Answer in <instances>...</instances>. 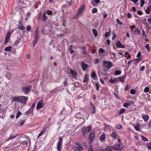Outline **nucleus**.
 <instances>
[{
    "label": "nucleus",
    "mask_w": 151,
    "mask_h": 151,
    "mask_svg": "<svg viewBox=\"0 0 151 151\" xmlns=\"http://www.w3.org/2000/svg\"><path fill=\"white\" fill-rule=\"evenodd\" d=\"M12 102H19L22 104H26L28 100V98L24 96H15L12 97Z\"/></svg>",
    "instance_id": "nucleus-1"
},
{
    "label": "nucleus",
    "mask_w": 151,
    "mask_h": 151,
    "mask_svg": "<svg viewBox=\"0 0 151 151\" xmlns=\"http://www.w3.org/2000/svg\"><path fill=\"white\" fill-rule=\"evenodd\" d=\"M63 138L60 137L57 144V148L58 151H61L62 147Z\"/></svg>",
    "instance_id": "nucleus-2"
},
{
    "label": "nucleus",
    "mask_w": 151,
    "mask_h": 151,
    "mask_svg": "<svg viewBox=\"0 0 151 151\" xmlns=\"http://www.w3.org/2000/svg\"><path fill=\"white\" fill-rule=\"evenodd\" d=\"M31 88L32 86L31 85L27 87H23L21 89V91L24 93L27 94L28 92L30 91Z\"/></svg>",
    "instance_id": "nucleus-3"
},
{
    "label": "nucleus",
    "mask_w": 151,
    "mask_h": 151,
    "mask_svg": "<svg viewBox=\"0 0 151 151\" xmlns=\"http://www.w3.org/2000/svg\"><path fill=\"white\" fill-rule=\"evenodd\" d=\"M85 6L84 4H82L79 8L77 12L79 14L82 15L84 12L85 9Z\"/></svg>",
    "instance_id": "nucleus-4"
},
{
    "label": "nucleus",
    "mask_w": 151,
    "mask_h": 151,
    "mask_svg": "<svg viewBox=\"0 0 151 151\" xmlns=\"http://www.w3.org/2000/svg\"><path fill=\"white\" fill-rule=\"evenodd\" d=\"M103 64L105 65V66L108 69H109L112 67V63L110 61L104 60Z\"/></svg>",
    "instance_id": "nucleus-5"
},
{
    "label": "nucleus",
    "mask_w": 151,
    "mask_h": 151,
    "mask_svg": "<svg viewBox=\"0 0 151 151\" xmlns=\"http://www.w3.org/2000/svg\"><path fill=\"white\" fill-rule=\"evenodd\" d=\"M75 144L76 146H75V150L76 151H78V150L83 149V148L82 145L81 144L77 142L75 143Z\"/></svg>",
    "instance_id": "nucleus-6"
},
{
    "label": "nucleus",
    "mask_w": 151,
    "mask_h": 151,
    "mask_svg": "<svg viewBox=\"0 0 151 151\" xmlns=\"http://www.w3.org/2000/svg\"><path fill=\"white\" fill-rule=\"evenodd\" d=\"M95 133L94 132H92L90 134L89 140L90 143H91L93 142L94 136Z\"/></svg>",
    "instance_id": "nucleus-7"
},
{
    "label": "nucleus",
    "mask_w": 151,
    "mask_h": 151,
    "mask_svg": "<svg viewBox=\"0 0 151 151\" xmlns=\"http://www.w3.org/2000/svg\"><path fill=\"white\" fill-rule=\"evenodd\" d=\"M11 33L10 32H7L6 36L5 38L4 44H6L9 41V38L11 36Z\"/></svg>",
    "instance_id": "nucleus-8"
},
{
    "label": "nucleus",
    "mask_w": 151,
    "mask_h": 151,
    "mask_svg": "<svg viewBox=\"0 0 151 151\" xmlns=\"http://www.w3.org/2000/svg\"><path fill=\"white\" fill-rule=\"evenodd\" d=\"M18 28L21 30L24 31L25 30V27H24L22 25V22L20 21L18 24Z\"/></svg>",
    "instance_id": "nucleus-9"
},
{
    "label": "nucleus",
    "mask_w": 151,
    "mask_h": 151,
    "mask_svg": "<svg viewBox=\"0 0 151 151\" xmlns=\"http://www.w3.org/2000/svg\"><path fill=\"white\" fill-rule=\"evenodd\" d=\"M40 38L39 35L38 34V28H37L35 32V35L34 36V38L38 40Z\"/></svg>",
    "instance_id": "nucleus-10"
},
{
    "label": "nucleus",
    "mask_w": 151,
    "mask_h": 151,
    "mask_svg": "<svg viewBox=\"0 0 151 151\" xmlns=\"http://www.w3.org/2000/svg\"><path fill=\"white\" fill-rule=\"evenodd\" d=\"M120 148H121L120 147V145L118 144H116L112 147V149L114 150H117L118 149H119Z\"/></svg>",
    "instance_id": "nucleus-11"
},
{
    "label": "nucleus",
    "mask_w": 151,
    "mask_h": 151,
    "mask_svg": "<svg viewBox=\"0 0 151 151\" xmlns=\"http://www.w3.org/2000/svg\"><path fill=\"white\" fill-rule=\"evenodd\" d=\"M83 70L85 71L86 69L88 67V65L86 63H83L81 65Z\"/></svg>",
    "instance_id": "nucleus-12"
},
{
    "label": "nucleus",
    "mask_w": 151,
    "mask_h": 151,
    "mask_svg": "<svg viewBox=\"0 0 151 151\" xmlns=\"http://www.w3.org/2000/svg\"><path fill=\"white\" fill-rule=\"evenodd\" d=\"M70 73L74 77H76L78 75V73L72 69H71L70 70Z\"/></svg>",
    "instance_id": "nucleus-13"
},
{
    "label": "nucleus",
    "mask_w": 151,
    "mask_h": 151,
    "mask_svg": "<svg viewBox=\"0 0 151 151\" xmlns=\"http://www.w3.org/2000/svg\"><path fill=\"white\" fill-rule=\"evenodd\" d=\"M18 134H16V135H14L12 134H11L9 137L7 139V141H8L18 136Z\"/></svg>",
    "instance_id": "nucleus-14"
},
{
    "label": "nucleus",
    "mask_w": 151,
    "mask_h": 151,
    "mask_svg": "<svg viewBox=\"0 0 151 151\" xmlns=\"http://www.w3.org/2000/svg\"><path fill=\"white\" fill-rule=\"evenodd\" d=\"M106 135L105 134H103L100 136V141L101 142H104L105 141V138Z\"/></svg>",
    "instance_id": "nucleus-15"
},
{
    "label": "nucleus",
    "mask_w": 151,
    "mask_h": 151,
    "mask_svg": "<svg viewBox=\"0 0 151 151\" xmlns=\"http://www.w3.org/2000/svg\"><path fill=\"white\" fill-rule=\"evenodd\" d=\"M5 76L9 80L11 79V78L12 77V75L9 72L5 74Z\"/></svg>",
    "instance_id": "nucleus-16"
},
{
    "label": "nucleus",
    "mask_w": 151,
    "mask_h": 151,
    "mask_svg": "<svg viewBox=\"0 0 151 151\" xmlns=\"http://www.w3.org/2000/svg\"><path fill=\"white\" fill-rule=\"evenodd\" d=\"M82 135L83 136H85L86 134V129L85 127H82Z\"/></svg>",
    "instance_id": "nucleus-17"
},
{
    "label": "nucleus",
    "mask_w": 151,
    "mask_h": 151,
    "mask_svg": "<svg viewBox=\"0 0 151 151\" xmlns=\"http://www.w3.org/2000/svg\"><path fill=\"white\" fill-rule=\"evenodd\" d=\"M116 46L119 48H123V45L121 44L119 40L116 43Z\"/></svg>",
    "instance_id": "nucleus-18"
},
{
    "label": "nucleus",
    "mask_w": 151,
    "mask_h": 151,
    "mask_svg": "<svg viewBox=\"0 0 151 151\" xmlns=\"http://www.w3.org/2000/svg\"><path fill=\"white\" fill-rule=\"evenodd\" d=\"M81 15L80 14L78 13V12H77L76 14L74 15L73 17V19H78L79 16Z\"/></svg>",
    "instance_id": "nucleus-19"
},
{
    "label": "nucleus",
    "mask_w": 151,
    "mask_h": 151,
    "mask_svg": "<svg viewBox=\"0 0 151 151\" xmlns=\"http://www.w3.org/2000/svg\"><path fill=\"white\" fill-rule=\"evenodd\" d=\"M111 137L113 138H115L116 139H117L118 138V136L116 135V134L115 132H112L111 134Z\"/></svg>",
    "instance_id": "nucleus-20"
},
{
    "label": "nucleus",
    "mask_w": 151,
    "mask_h": 151,
    "mask_svg": "<svg viewBox=\"0 0 151 151\" xmlns=\"http://www.w3.org/2000/svg\"><path fill=\"white\" fill-rule=\"evenodd\" d=\"M12 50V47L10 46L6 47L4 49L6 51L11 52Z\"/></svg>",
    "instance_id": "nucleus-21"
},
{
    "label": "nucleus",
    "mask_w": 151,
    "mask_h": 151,
    "mask_svg": "<svg viewBox=\"0 0 151 151\" xmlns=\"http://www.w3.org/2000/svg\"><path fill=\"white\" fill-rule=\"evenodd\" d=\"M33 112V111L29 108V110L26 112L25 115L27 116L31 113H32Z\"/></svg>",
    "instance_id": "nucleus-22"
},
{
    "label": "nucleus",
    "mask_w": 151,
    "mask_h": 151,
    "mask_svg": "<svg viewBox=\"0 0 151 151\" xmlns=\"http://www.w3.org/2000/svg\"><path fill=\"white\" fill-rule=\"evenodd\" d=\"M28 142L27 140H24L20 142V144L23 145H25L27 146L28 145Z\"/></svg>",
    "instance_id": "nucleus-23"
},
{
    "label": "nucleus",
    "mask_w": 151,
    "mask_h": 151,
    "mask_svg": "<svg viewBox=\"0 0 151 151\" xmlns=\"http://www.w3.org/2000/svg\"><path fill=\"white\" fill-rule=\"evenodd\" d=\"M141 58L140 57L139 58H138L136 59H135L133 60L134 62V63H139L141 60Z\"/></svg>",
    "instance_id": "nucleus-24"
},
{
    "label": "nucleus",
    "mask_w": 151,
    "mask_h": 151,
    "mask_svg": "<svg viewBox=\"0 0 151 151\" xmlns=\"http://www.w3.org/2000/svg\"><path fill=\"white\" fill-rule=\"evenodd\" d=\"M143 119L145 122H147L149 119V116L147 115H145L143 116Z\"/></svg>",
    "instance_id": "nucleus-25"
},
{
    "label": "nucleus",
    "mask_w": 151,
    "mask_h": 151,
    "mask_svg": "<svg viewBox=\"0 0 151 151\" xmlns=\"http://www.w3.org/2000/svg\"><path fill=\"white\" fill-rule=\"evenodd\" d=\"M112 150L111 146H109L104 150V151H111Z\"/></svg>",
    "instance_id": "nucleus-26"
},
{
    "label": "nucleus",
    "mask_w": 151,
    "mask_h": 151,
    "mask_svg": "<svg viewBox=\"0 0 151 151\" xmlns=\"http://www.w3.org/2000/svg\"><path fill=\"white\" fill-rule=\"evenodd\" d=\"M109 81L111 83H114L116 82H118L117 79V78H114L113 79H112V78H111V79L109 80Z\"/></svg>",
    "instance_id": "nucleus-27"
},
{
    "label": "nucleus",
    "mask_w": 151,
    "mask_h": 151,
    "mask_svg": "<svg viewBox=\"0 0 151 151\" xmlns=\"http://www.w3.org/2000/svg\"><path fill=\"white\" fill-rule=\"evenodd\" d=\"M84 79L83 81L84 83H88V77L87 75H85L84 76Z\"/></svg>",
    "instance_id": "nucleus-28"
},
{
    "label": "nucleus",
    "mask_w": 151,
    "mask_h": 151,
    "mask_svg": "<svg viewBox=\"0 0 151 151\" xmlns=\"http://www.w3.org/2000/svg\"><path fill=\"white\" fill-rule=\"evenodd\" d=\"M151 6H149L147 8V9L146 10V12L147 14H149L151 11Z\"/></svg>",
    "instance_id": "nucleus-29"
},
{
    "label": "nucleus",
    "mask_w": 151,
    "mask_h": 151,
    "mask_svg": "<svg viewBox=\"0 0 151 151\" xmlns=\"http://www.w3.org/2000/svg\"><path fill=\"white\" fill-rule=\"evenodd\" d=\"M92 32L95 37H96L98 35V32L95 29H92Z\"/></svg>",
    "instance_id": "nucleus-30"
},
{
    "label": "nucleus",
    "mask_w": 151,
    "mask_h": 151,
    "mask_svg": "<svg viewBox=\"0 0 151 151\" xmlns=\"http://www.w3.org/2000/svg\"><path fill=\"white\" fill-rule=\"evenodd\" d=\"M42 103H40V102L38 103L37 104V107H36L37 109H40L41 108H42Z\"/></svg>",
    "instance_id": "nucleus-31"
},
{
    "label": "nucleus",
    "mask_w": 151,
    "mask_h": 151,
    "mask_svg": "<svg viewBox=\"0 0 151 151\" xmlns=\"http://www.w3.org/2000/svg\"><path fill=\"white\" fill-rule=\"evenodd\" d=\"M95 149L96 151H104V149L99 146L96 147Z\"/></svg>",
    "instance_id": "nucleus-32"
},
{
    "label": "nucleus",
    "mask_w": 151,
    "mask_h": 151,
    "mask_svg": "<svg viewBox=\"0 0 151 151\" xmlns=\"http://www.w3.org/2000/svg\"><path fill=\"white\" fill-rule=\"evenodd\" d=\"M109 30L110 33H109V32H106V33L105 34V35H104V37H105V38H107L108 37H109V34L111 32V29L109 28Z\"/></svg>",
    "instance_id": "nucleus-33"
},
{
    "label": "nucleus",
    "mask_w": 151,
    "mask_h": 151,
    "mask_svg": "<svg viewBox=\"0 0 151 151\" xmlns=\"http://www.w3.org/2000/svg\"><path fill=\"white\" fill-rule=\"evenodd\" d=\"M43 20L45 21L47 19V17L46 16V12H45L42 14Z\"/></svg>",
    "instance_id": "nucleus-34"
},
{
    "label": "nucleus",
    "mask_w": 151,
    "mask_h": 151,
    "mask_svg": "<svg viewBox=\"0 0 151 151\" xmlns=\"http://www.w3.org/2000/svg\"><path fill=\"white\" fill-rule=\"evenodd\" d=\"M45 129L42 130L39 134L38 138H39L42 135L44 134V133L45 132Z\"/></svg>",
    "instance_id": "nucleus-35"
},
{
    "label": "nucleus",
    "mask_w": 151,
    "mask_h": 151,
    "mask_svg": "<svg viewBox=\"0 0 151 151\" xmlns=\"http://www.w3.org/2000/svg\"><path fill=\"white\" fill-rule=\"evenodd\" d=\"M145 25L146 29L147 30L150 29V25L147 22H145Z\"/></svg>",
    "instance_id": "nucleus-36"
},
{
    "label": "nucleus",
    "mask_w": 151,
    "mask_h": 151,
    "mask_svg": "<svg viewBox=\"0 0 151 151\" xmlns=\"http://www.w3.org/2000/svg\"><path fill=\"white\" fill-rule=\"evenodd\" d=\"M124 56L125 57L127 58V59L131 57V55L127 52H126L125 55Z\"/></svg>",
    "instance_id": "nucleus-37"
},
{
    "label": "nucleus",
    "mask_w": 151,
    "mask_h": 151,
    "mask_svg": "<svg viewBox=\"0 0 151 151\" xmlns=\"http://www.w3.org/2000/svg\"><path fill=\"white\" fill-rule=\"evenodd\" d=\"M105 52V50L102 48H100L99 50V53H103Z\"/></svg>",
    "instance_id": "nucleus-38"
},
{
    "label": "nucleus",
    "mask_w": 151,
    "mask_h": 151,
    "mask_svg": "<svg viewBox=\"0 0 151 151\" xmlns=\"http://www.w3.org/2000/svg\"><path fill=\"white\" fill-rule=\"evenodd\" d=\"M134 33H137L138 34H140L141 33L140 30L138 29H136L134 30L133 31Z\"/></svg>",
    "instance_id": "nucleus-39"
},
{
    "label": "nucleus",
    "mask_w": 151,
    "mask_h": 151,
    "mask_svg": "<svg viewBox=\"0 0 151 151\" xmlns=\"http://www.w3.org/2000/svg\"><path fill=\"white\" fill-rule=\"evenodd\" d=\"M121 73V72L119 70H116L114 73V75H119Z\"/></svg>",
    "instance_id": "nucleus-40"
},
{
    "label": "nucleus",
    "mask_w": 151,
    "mask_h": 151,
    "mask_svg": "<svg viewBox=\"0 0 151 151\" xmlns=\"http://www.w3.org/2000/svg\"><path fill=\"white\" fill-rule=\"evenodd\" d=\"M98 12V10L96 8H93L92 10V13H96Z\"/></svg>",
    "instance_id": "nucleus-41"
},
{
    "label": "nucleus",
    "mask_w": 151,
    "mask_h": 151,
    "mask_svg": "<svg viewBox=\"0 0 151 151\" xmlns=\"http://www.w3.org/2000/svg\"><path fill=\"white\" fill-rule=\"evenodd\" d=\"M92 127L91 126H88L87 127L86 129V132H90L91 130Z\"/></svg>",
    "instance_id": "nucleus-42"
},
{
    "label": "nucleus",
    "mask_w": 151,
    "mask_h": 151,
    "mask_svg": "<svg viewBox=\"0 0 151 151\" xmlns=\"http://www.w3.org/2000/svg\"><path fill=\"white\" fill-rule=\"evenodd\" d=\"M130 105V103L127 102L125 103L124 104H123V106L127 108L128 106H129Z\"/></svg>",
    "instance_id": "nucleus-43"
},
{
    "label": "nucleus",
    "mask_w": 151,
    "mask_h": 151,
    "mask_svg": "<svg viewBox=\"0 0 151 151\" xmlns=\"http://www.w3.org/2000/svg\"><path fill=\"white\" fill-rule=\"evenodd\" d=\"M117 82L119 81H121L122 82H123V77H119L118 78H117Z\"/></svg>",
    "instance_id": "nucleus-44"
},
{
    "label": "nucleus",
    "mask_w": 151,
    "mask_h": 151,
    "mask_svg": "<svg viewBox=\"0 0 151 151\" xmlns=\"http://www.w3.org/2000/svg\"><path fill=\"white\" fill-rule=\"evenodd\" d=\"M136 93L135 90L134 89H132L130 90V93L132 94H134Z\"/></svg>",
    "instance_id": "nucleus-45"
},
{
    "label": "nucleus",
    "mask_w": 151,
    "mask_h": 151,
    "mask_svg": "<svg viewBox=\"0 0 151 151\" xmlns=\"http://www.w3.org/2000/svg\"><path fill=\"white\" fill-rule=\"evenodd\" d=\"M115 127L118 129H120L122 127V126L120 124H118L116 125Z\"/></svg>",
    "instance_id": "nucleus-46"
},
{
    "label": "nucleus",
    "mask_w": 151,
    "mask_h": 151,
    "mask_svg": "<svg viewBox=\"0 0 151 151\" xmlns=\"http://www.w3.org/2000/svg\"><path fill=\"white\" fill-rule=\"evenodd\" d=\"M142 140L145 142H146L148 141V139L144 137V136H142Z\"/></svg>",
    "instance_id": "nucleus-47"
},
{
    "label": "nucleus",
    "mask_w": 151,
    "mask_h": 151,
    "mask_svg": "<svg viewBox=\"0 0 151 151\" xmlns=\"http://www.w3.org/2000/svg\"><path fill=\"white\" fill-rule=\"evenodd\" d=\"M47 14L49 15H51L52 14V11L49 10H47Z\"/></svg>",
    "instance_id": "nucleus-48"
},
{
    "label": "nucleus",
    "mask_w": 151,
    "mask_h": 151,
    "mask_svg": "<svg viewBox=\"0 0 151 151\" xmlns=\"http://www.w3.org/2000/svg\"><path fill=\"white\" fill-rule=\"evenodd\" d=\"M21 112L19 111L18 112L17 114V115L16 116V118L17 119L19 116L21 115Z\"/></svg>",
    "instance_id": "nucleus-49"
},
{
    "label": "nucleus",
    "mask_w": 151,
    "mask_h": 151,
    "mask_svg": "<svg viewBox=\"0 0 151 151\" xmlns=\"http://www.w3.org/2000/svg\"><path fill=\"white\" fill-rule=\"evenodd\" d=\"M96 73L94 72H93L91 74V77L93 78L96 77Z\"/></svg>",
    "instance_id": "nucleus-50"
},
{
    "label": "nucleus",
    "mask_w": 151,
    "mask_h": 151,
    "mask_svg": "<svg viewBox=\"0 0 151 151\" xmlns=\"http://www.w3.org/2000/svg\"><path fill=\"white\" fill-rule=\"evenodd\" d=\"M116 20L117 23L119 24L120 25H122L123 24V23L121 22L118 19H116Z\"/></svg>",
    "instance_id": "nucleus-51"
},
{
    "label": "nucleus",
    "mask_w": 151,
    "mask_h": 151,
    "mask_svg": "<svg viewBox=\"0 0 151 151\" xmlns=\"http://www.w3.org/2000/svg\"><path fill=\"white\" fill-rule=\"evenodd\" d=\"M34 39L35 40L33 41V44L34 47L35 46V45L36 44L37 41L38 40L36 39Z\"/></svg>",
    "instance_id": "nucleus-52"
},
{
    "label": "nucleus",
    "mask_w": 151,
    "mask_h": 151,
    "mask_svg": "<svg viewBox=\"0 0 151 151\" xmlns=\"http://www.w3.org/2000/svg\"><path fill=\"white\" fill-rule=\"evenodd\" d=\"M145 48L148 50L149 52L150 51V47L149 46L148 44H147L145 46Z\"/></svg>",
    "instance_id": "nucleus-53"
},
{
    "label": "nucleus",
    "mask_w": 151,
    "mask_h": 151,
    "mask_svg": "<svg viewBox=\"0 0 151 151\" xmlns=\"http://www.w3.org/2000/svg\"><path fill=\"white\" fill-rule=\"evenodd\" d=\"M96 89L98 91H99V88L100 87L99 84L98 83H96Z\"/></svg>",
    "instance_id": "nucleus-54"
},
{
    "label": "nucleus",
    "mask_w": 151,
    "mask_h": 151,
    "mask_svg": "<svg viewBox=\"0 0 151 151\" xmlns=\"http://www.w3.org/2000/svg\"><path fill=\"white\" fill-rule=\"evenodd\" d=\"M90 104L91 107L93 109H96V107L92 102L90 103Z\"/></svg>",
    "instance_id": "nucleus-55"
},
{
    "label": "nucleus",
    "mask_w": 151,
    "mask_h": 151,
    "mask_svg": "<svg viewBox=\"0 0 151 151\" xmlns=\"http://www.w3.org/2000/svg\"><path fill=\"white\" fill-rule=\"evenodd\" d=\"M141 3L140 4V6L142 7L145 3V1L144 0H140Z\"/></svg>",
    "instance_id": "nucleus-56"
},
{
    "label": "nucleus",
    "mask_w": 151,
    "mask_h": 151,
    "mask_svg": "<svg viewBox=\"0 0 151 151\" xmlns=\"http://www.w3.org/2000/svg\"><path fill=\"white\" fill-rule=\"evenodd\" d=\"M150 89L148 87H146L144 89V91L145 92H147L149 91Z\"/></svg>",
    "instance_id": "nucleus-57"
},
{
    "label": "nucleus",
    "mask_w": 151,
    "mask_h": 151,
    "mask_svg": "<svg viewBox=\"0 0 151 151\" xmlns=\"http://www.w3.org/2000/svg\"><path fill=\"white\" fill-rule=\"evenodd\" d=\"M35 105H36L35 103L33 104L30 109H31L33 111L34 109L35 106Z\"/></svg>",
    "instance_id": "nucleus-58"
},
{
    "label": "nucleus",
    "mask_w": 151,
    "mask_h": 151,
    "mask_svg": "<svg viewBox=\"0 0 151 151\" xmlns=\"http://www.w3.org/2000/svg\"><path fill=\"white\" fill-rule=\"evenodd\" d=\"M31 29V26L30 25L27 26L26 28L27 30L29 32L30 30Z\"/></svg>",
    "instance_id": "nucleus-59"
},
{
    "label": "nucleus",
    "mask_w": 151,
    "mask_h": 151,
    "mask_svg": "<svg viewBox=\"0 0 151 151\" xmlns=\"http://www.w3.org/2000/svg\"><path fill=\"white\" fill-rule=\"evenodd\" d=\"M19 42V40H17L15 41V42L14 43V45H18V44Z\"/></svg>",
    "instance_id": "nucleus-60"
},
{
    "label": "nucleus",
    "mask_w": 151,
    "mask_h": 151,
    "mask_svg": "<svg viewBox=\"0 0 151 151\" xmlns=\"http://www.w3.org/2000/svg\"><path fill=\"white\" fill-rule=\"evenodd\" d=\"M25 122V121L24 120H22L20 122V126H21L24 124Z\"/></svg>",
    "instance_id": "nucleus-61"
},
{
    "label": "nucleus",
    "mask_w": 151,
    "mask_h": 151,
    "mask_svg": "<svg viewBox=\"0 0 151 151\" xmlns=\"http://www.w3.org/2000/svg\"><path fill=\"white\" fill-rule=\"evenodd\" d=\"M94 63L95 64H97L99 62V60L97 58H95L94 60Z\"/></svg>",
    "instance_id": "nucleus-62"
},
{
    "label": "nucleus",
    "mask_w": 151,
    "mask_h": 151,
    "mask_svg": "<svg viewBox=\"0 0 151 151\" xmlns=\"http://www.w3.org/2000/svg\"><path fill=\"white\" fill-rule=\"evenodd\" d=\"M129 90V85L126 86L125 88V90L127 91Z\"/></svg>",
    "instance_id": "nucleus-63"
},
{
    "label": "nucleus",
    "mask_w": 151,
    "mask_h": 151,
    "mask_svg": "<svg viewBox=\"0 0 151 151\" xmlns=\"http://www.w3.org/2000/svg\"><path fill=\"white\" fill-rule=\"evenodd\" d=\"M147 147L149 149L151 150V143H150L148 144Z\"/></svg>",
    "instance_id": "nucleus-64"
}]
</instances>
